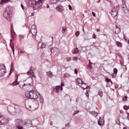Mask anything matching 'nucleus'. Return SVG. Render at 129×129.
Returning <instances> with one entry per match:
<instances>
[{"mask_svg": "<svg viewBox=\"0 0 129 129\" xmlns=\"http://www.w3.org/2000/svg\"><path fill=\"white\" fill-rule=\"evenodd\" d=\"M119 7L118 6L114 7L112 10L111 14L113 17H114L117 15L118 11L119 9Z\"/></svg>", "mask_w": 129, "mask_h": 129, "instance_id": "nucleus-5", "label": "nucleus"}, {"mask_svg": "<svg viewBox=\"0 0 129 129\" xmlns=\"http://www.w3.org/2000/svg\"><path fill=\"white\" fill-rule=\"evenodd\" d=\"M65 0H58V1L61 2H63L64 1H65Z\"/></svg>", "mask_w": 129, "mask_h": 129, "instance_id": "nucleus-60", "label": "nucleus"}, {"mask_svg": "<svg viewBox=\"0 0 129 129\" xmlns=\"http://www.w3.org/2000/svg\"><path fill=\"white\" fill-rule=\"evenodd\" d=\"M10 46L11 47V48H12V51H13V54H14V48H13L11 46V45L10 44Z\"/></svg>", "mask_w": 129, "mask_h": 129, "instance_id": "nucleus-44", "label": "nucleus"}, {"mask_svg": "<svg viewBox=\"0 0 129 129\" xmlns=\"http://www.w3.org/2000/svg\"><path fill=\"white\" fill-rule=\"evenodd\" d=\"M56 9L61 13H63V7L61 6H57L56 8Z\"/></svg>", "mask_w": 129, "mask_h": 129, "instance_id": "nucleus-7", "label": "nucleus"}, {"mask_svg": "<svg viewBox=\"0 0 129 129\" xmlns=\"http://www.w3.org/2000/svg\"><path fill=\"white\" fill-rule=\"evenodd\" d=\"M2 116V120H3L4 122V123L3 124H2V125H4L5 124L9 122V120L8 119L7 117H4V116Z\"/></svg>", "mask_w": 129, "mask_h": 129, "instance_id": "nucleus-9", "label": "nucleus"}, {"mask_svg": "<svg viewBox=\"0 0 129 129\" xmlns=\"http://www.w3.org/2000/svg\"><path fill=\"white\" fill-rule=\"evenodd\" d=\"M15 125L16 129H23V127L22 126V124L23 123V120L21 118L15 120Z\"/></svg>", "mask_w": 129, "mask_h": 129, "instance_id": "nucleus-3", "label": "nucleus"}, {"mask_svg": "<svg viewBox=\"0 0 129 129\" xmlns=\"http://www.w3.org/2000/svg\"><path fill=\"white\" fill-rule=\"evenodd\" d=\"M74 73L75 74H77L78 73V72L77 70L76 69H75L74 70Z\"/></svg>", "mask_w": 129, "mask_h": 129, "instance_id": "nucleus-48", "label": "nucleus"}, {"mask_svg": "<svg viewBox=\"0 0 129 129\" xmlns=\"http://www.w3.org/2000/svg\"><path fill=\"white\" fill-rule=\"evenodd\" d=\"M79 112V111H78L76 110L75 111H74L73 115H75V114H77Z\"/></svg>", "mask_w": 129, "mask_h": 129, "instance_id": "nucleus-35", "label": "nucleus"}, {"mask_svg": "<svg viewBox=\"0 0 129 129\" xmlns=\"http://www.w3.org/2000/svg\"><path fill=\"white\" fill-rule=\"evenodd\" d=\"M10 0H1V1L0 3V4L3 5L4 3H6L10 1Z\"/></svg>", "mask_w": 129, "mask_h": 129, "instance_id": "nucleus-21", "label": "nucleus"}, {"mask_svg": "<svg viewBox=\"0 0 129 129\" xmlns=\"http://www.w3.org/2000/svg\"><path fill=\"white\" fill-rule=\"evenodd\" d=\"M6 72L5 67L4 64H0V77L3 76Z\"/></svg>", "mask_w": 129, "mask_h": 129, "instance_id": "nucleus-6", "label": "nucleus"}, {"mask_svg": "<svg viewBox=\"0 0 129 129\" xmlns=\"http://www.w3.org/2000/svg\"><path fill=\"white\" fill-rule=\"evenodd\" d=\"M85 94L87 97H88L89 96L88 93V92H86Z\"/></svg>", "mask_w": 129, "mask_h": 129, "instance_id": "nucleus-53", "label": "nucleus"}, {"mask_svg": "<svg viewBox=\"0 0 129 129\" xmlns=\"http://www.w3.org/2000/svg\"><path fill=\"white\" fill-rule=\"evenodd\" d=\"M78 52V50L77 48H75L72 50V52L73 54H76Z\"/></svg>", "mask_w": 129, "mask_h": 129, "instance_id": "nucleus-22", "label": "nucleus"}, {"mask_svg": "<svg viewBox=\"0 0 129 129\" xmlns=\"http://www.w3.org/2000/svg\"><path fill=\"white\" fill-rule=\"evenodd\" d=\"M37 108H30V109H29V110L31 111H35L36 110H37Z\"/></svg>", "mask_w": 129, "mask_h": 129, "instance_id": "nucleus-31", "label": "nucleus"}, {"mask_svg": "<svg viewBox=\"0 0 129 129\" xmlns=\"http://www.w3.org/2000/svg\"><path fill=\"white\" fill-rule=\"evenodd\" d=\"M116 44L118 47H121L122 46V44L120 42L118 41H116Z\"/></svg>", "mask_w": 129, "mask_h": 129, "instance_id": "nucleus-26", "label": "nucleus"}, {"mask_svg": "<svg viewBox=\"0 0 129 129\" xmlns=\"http://www.w3.org/2000/svg\"><path fill=\"white\" fill-rule=\"evenodd\" d=\"M93 38L94 39H95L96 37V36L94 34L93 35Z\"/></svg>", "mask_w": 129, "mask_h": 129, "instance_id": "nucleus-58", "label": "nucleus"}, {"mask_svg": "<svg viewBox=\"0 0 129 129\" xmlns=\"http://www.w3.org/2000/svg\"><path fill=\"white\" fill-rule=\"evenodd\" d=\"M125 0H122V8H124L126 7V6L125 4Z\"/></svg>", "mask_w": 129, "mask_h": 129, "instance_id": "nucleus-24", "label": "nucleus"}, {"mask_svg": "<svg viewBox=\"0 0 129 129\" xmlns=\"http://www.w3.org/2000/svg\"><path fill=\"white\" fill-rule=\"evenodd\" d=\"M31 72H33V71H31ZM32 74V73L31 72V70L30 71H28L27 72V74L28 75H31Z\"/></svg>", "mask_w": 129, "mask_h": 129, "instance_id": "nucleus-38", "label": "nucleus"}, {"mask_svg": "<svg viewBox=\"0 0 129 129\" xmlns=\"http://www.w3.org/2000/svg\"><path fill=\"white\" fill-rule=\"evenodd\" d=\"M32 123L31 121L29 120H28L27 122H26L24 124V125H28V126L30 127L31 126V124Z\"/></svg>", "mask_w": 129, "mask_h": 129, "instance_id": "nucleus-17", "label": "nucleus"}, {"mask_svg": "<svg viewBox=\"0 0 129 129\" xmlns=\"http://www.w3.org/2000/svg\"><path fill=\"white\" fill-rule=\"evenodd\" d=\"M92 14L93 15V16L94 17H95V13L94 12H92Z\"/></svg>", "mask_w": 129, "mask_h": 129, "instance_id": "nucleus-50", "label": "nucleus"}, {"mask_svg": "<svg viewBox=\"0 0 129 129\" xmlns=\"http://www.w3.org/2000/svg\"><path fill=\"white\" fill-rule=\"evenodd\" d=\"M77 82L78 83L81 84L82 85H84V86H85L86 84V83H83L82 80L80 79H78V78L77 79Z\"/></svg>", "mask_w": 129, "mask_h": 129, "instance_id": "nucleus-10", "label": "nucleus"}, {"mask_svg": "<svg viewBox=\"0 0 129 129\" xmlns=\"http://www.w3.org/2000/svg\"><path fill=\"white\" fill-rule=\"evenodd\" d=\"M79 31H76V33H75V35L76 36H77V37H78L79 35Z\"/></svg>", "mask_w": 129, "mask_h": 129, "instance_id": "nucleus-37", "label": "nucleus"}, {"mask_svg": "<svg viewBox=\"0 0 129 129\" xmlns=\"http://www.w3.org/2000/svg\"><path fill=\"white\" fill-rule=\"evenodd\" d=\"M59 89L60 86H56L55 88H53V90L57 92H58L59 91Z\"/></svg>", "mask_w": 129, "mask_h": 129, "instance_id": "nucleus-14", "label": "nucleus"}, {"mask_svg": "<svg viewBox=\"0 0 129 129\" xmlns=\"http://www.w3.org/2000/svg\"><path fill=\"white\" fill-rule=\"evenodd\" d=\"M19 52L20 53H22L24 52H25L24 50H20V51Z\"/></svg>", "mask_w": 129, "mask_h": 129, "instance_id": "nucleus-45", "label": "nucleus"}, {"mask_svg": "<svg viewBox=\"0 0 129 129\" xmlns=\"http://www.w3.org/2000/svg\"><path fill=\"white\" fill-rule=\"evenodd\" d=\"M13 67H11L10 71H13Z\"/></svg>", "mask_w": 129, "mask_h": 129, "instance_id": "nucleus-56", "label": "nucleus"}, {"mask_svg": "<svg viewBox=\"0 0 129 129\" xmlns=\"http://www.w3.org/2000/svg\"><path fill=\"white\" fill-rule=\"evenodd\" d=\"M125 36H124V39H125V40H126L127 41H128V43H129V40H127L125 38Z\"/></svg>", "mask_w": 129, "mask_h": 129, "instance_id": "nucleus-57", "label": "nucleus"}, {"mask_svg": "<svg viewBox=\"0 0 129 129\" xmlns=\"http://www.w3.org/2000/svg\"><path fill=\"white\" fill-rule=\"evenodd\" d=\"M104 121L102 119H99L98 121V124L100 125H103L104 124Z\"/></svg>", "mask_w": 129, "mask_h": 129, "instance_id": "nucleus-15", "label": "nucleus"}, {"mask_svg": "<svg viewBox=\"0 0 129 129\" xmlns=\"http://www.w3.org/2000/svg\"><path fill=\"white\" fill-rule=\"evenodd\" d=\"M32 28L36 29V27L35 25L33 24L32 26Z\"/></svg>", "mask_w": 129, "mask_h": 129, "instance_id": "nucleus-40", "label": "nucleus"}, {"mask_svg": "<svg viewBox=\"0 0 129 129\" xmlns=\"http://www.w3.org/2000/svg\"><path fill=\"white\" fill-rule=\"evenodd\" d=\"M63 30L64 31H66V27H64V28L63 27Z\"/></svg>", "mask_w": 129, "mask_h": 129, "instance_id": "nucleus-54", "label": "nucleus"}, {"mask_svg": "<svg viewBox=\"0 0 129 129\" xmlns=\"http://www.w3.org/2000/svg\"><path fill=\"white\" fill-rule=\"evenodd\" d=\"M96 30L98 32H100V29H96Z\"/></svg>", "mask_w": 129, "mask_h": 129, "instance_id": "nucleus-59", "label": "nucleus"}, {"mask_svg": "<svg viewBox=\"0 0 129 129\" xmlns=\"http://www.w3.org/2000/svg\"><path fill=\"white\" fill-rule=\"evenodd\" d=\"M7 108L9 113L12 115H15L21 111V108L20 106L14 103L9 105Z\"/></svg>", "mask_w": 129, "mask_h": 129, "instance_id": "nucleus-1", "label": "nucleus"}, {"mask_svg": "<svg viewBox=\"0 0 129 129\" xmlns=\"http://www.w3.org/2000/svg\"><path fill=\"white\" fill-rule=\"evenodd\" d=\"M13 63L12 62L11 64V67H13Z\"/></svg>", "mask_w": 129, "mask_h": 129, "instance_id": "nucleus-61", "label": "nucleus"}, {"mask_svg": "<svg viewBox=\"0 0 129 129\" xmlns=\"http://www.w3.org/2000/svg\"><path fill=\"white\" fill-rule=\"evenodd\" d=\"M116 74L115 73H113L112 75V78H114L116 77Z\"/></svg>", "mask_w": 129, "mask_h": 129, "instance_id": "nucleus-39", "label": "nucleus"}, {"mask_svg": "<svg viewBox=\"0 0 129 129\" xmlns=\"http://www.w3.org/2000/svg\"><path fill=\"white\" fill-rule=\"evenodd\" d=\"M21 6L22 9L23 10H24V7H23V6L22 4H21Z\"/></svg>", "mask_w": 129, "mask_h": 129, "instance_id": "nucleus-51", "label": "nucleus"}, {"mask_svg": "<svg viewBox=\"0 0 129 129\" xmlns=\"http://www.w3.org/2000/svg\"><path fill=\"white\" fill-rule=\"evenodd\" d=\"M83 86V85H82L81 86V87L83 88L84 89H87L88 87H89V86H86V88H84V87H82V86Z\"/></svg>", "mask_w": 129, "mask_h": 129, "instance_id": "nucleus-46", "label": "nucleus"}, {"mask_svg": "<svg viewBox=\"0 0 129 129\" xmlns=\"http://www.w3.org/2000/svg\"><path fill=\"white\" fill-rule=\"evenodd\" d=\"M89 64H90V65H91V64H92V63L91 62H90V60H89Z\"/></svg>", "mask_w": 129, "mask_h": 129, "instance_id": "nucleus-62", "label": "nucleus"}, {"mask_svg": "<svg viewBox=\"0 0 129 129\" xmlns=\"http://www.w3.org/2000/svg\"><path fill=\"white\" fill-rule=\"evenodd\" d=\"M103 93V92L102 91L100 90L98 92V94L101 96V95Z\"/></svg>", "mask_w": 129, "mask_h": 129, "instance_id": "nucleus-32", "label": "nucleus"}, {"mask_svg": "<svg viewBox=\"0 0 129 129\" xmlns=\"http://www.w3.org/2000/svg\"><path fill=\"white\" fill-rule=\"evenodd\" d=\"M127 99V96H125L122 99L124 101H126Z\"/></svg>", "mask_w": 129, "mask_h": 129, "instance_id": "nucleus-42", "label": "nucleus"}, {"mask_svg": "<svg viewBox=\"0 0 129 129\" xmlns=\"http://www.w3.org/2000/svg\"><path fill=\"white\" fill-rule=\"evenodd\" d=\"M120 32V29L118 27V26H116L115 29V33L116 34H118Z\"/></svg>", "mask_w": 129, "mask_h": 129, "instance_id": "nucleus-18", "label": "nucleus"}, {"mask_svg": "<svg viewBox=\"0 0 129 129\" xmlns=\"http://www.w3.org/2000/svg\"><path fill=\"white\" fill-rule=\"evenodd\" d=\"M12 72V71H10V72L9 73V76L11 74Z\"/></svg>", "mask_w": 129, "mask_h": 129, "instance_id": "nucleus-55", "label": "nucleus"}, {"mask_svg": "<svg viewBox=\"0 0 129 129\" xmlns=\"http://www.w3.org/2000/svg\"><path fill=\"white\" fill-rule=\"evenodd\" d=\"M30 32L33 35H35L37 34V30L36 29L32 28L30 30Z\"/></svg>", "mask_w": 129, "mask_h": 129, "instance_id": "nucleus-12", "label": "nucleus"}, {"mask_svg": "<svg viewBox=\"0 0 129 129\" xmlns=\"http://www.w3.org/2000/svg\"><path fill=\"white\" fill-rule=\"evenodd\" d=\"M58 51V49L57 48L55 47L51 49V51L52 53L54 55H55Z\"/></svg>", "mask_w": 129, "mask_h": 129, "instance_id": "nucleus-8", "label": "nucleus"}, {"mask_svg": "<svg viewBox=\"0 0 129 129\" xmlns=\"http://www.w3.org/2000/svg\"><path fill=\"white\" fill-rule=\"evenodd\" d=\"M68 7H69V9L71 10L72 9V7L70 5H68Z\"/></svg>", "mask_w": 129, "mask_h": 129, "instance_id": "nucleus-49", "label": "nucleus"}, {"mask_svg": "<svg viewBox=\"0 0 129 129\" xmlns=\"http://www.w3.org/2000/svg\"><path fill=\"white\" fill-rule=\"evenodd\" d=\"M46 46V45L43 44H42L41 46V48H44Z\"/></svg>", "mask_w": 129, "mask_h": 129, "instance_id": "nucleus-43", "label": "nucleus"}, {"mask_svg": "<svg viewBox=\"0 0 129 129\" xmlns=\"http://www.w3.org/2000/svg\"><path fill=\"white\" fill-rule=\"evenodd\" d=\"M90 113L94 116H96L98 115V113L95 111H91L90 112Z\"/></svg>", "mask_w": 129, "mask_h": 129, "instance_id": "nucleus-20", "label": "nucleus"}, {"mask_svg": "<svg viewBox=\"0 0 129 129\" xmlns=\"http://www.w3.org/2000/svg\"><path fill=\"white\" fill-rule=\"evenodd\" d=\"M11 14L10 8L9 7H7L5 9L3 13L4 17L6 18L8 21H10L11 18Z\"/></svg>", "mask_w": 129, "mask_h": 129, "instance_id": "nucleus-2", "label": "nucleus"}, {"mask_svg": "<svg viewBox=\"0 0 129 129\" xmlns=\"http://www.w3.org/2000/svg\"><path fill=\"white\" fill-rule=\"evenodd\" d=\"M64 84L63 83L61 82V85H60L61 87H62V86H64Z\"/></svg>", "mask_w": 129, "mask_h": 129, "instance_id": "nucleus-52", "label": "nucleus"}, {"mask_svg": "<svg viewBox=\"0 0 129 129\" xmlns=\"http://www.w3.org/2000/svg\"><path fill=\"white\" fill-rule=\"evenodd\" d=\"M28 2L31 7H33V6L36 3L35 0H28Z\"/></svg>", "mask_w": 129, "mask_h": 129, "instance_id": "nucleus-11", "label": "nucleus"}, {"mask_svg": "<svg viewBox=\"0 0 129 129\" xmlns=\"http://www.w3.org/2000/svg\"><path fill=\"white\" fill-rule=\"evenodd\" d=\"M11 38L12 39H11L10 40V42H11L12 41L13 39V36L12 35V33H11Z\"/></svg>", "mask_w": 129, "mask_h": 129, "instance_id": "nucleus-41", "label": "nucleus"}, {"mask_svg": "<svg viewBox=\"0 0 129 129\" xmlns=\"http://www.w3.org/2000/svg\"><path fill=\"white\" fill-rule=\"evenodd\" d=\"M50 3L52 4H55L57 3L58 2V0H51Z\"/></svg>", "mask_w": 129, "mask_h": 129, "instance_id": "nucleus-23", "label": "nucleus"}, {"mask_svg": "<svg viewBox=\"0 0 129 129\" xmlns=\"http://www.w3.org/2000/svg\"><path fill=\"white\" fill-rule=\"evenodd\" d=\"M129 117L128 116H127V117H126V119L128 120H129Z\"/></svg>", "mask_w": 129, "mask_h": 129, "instance_id": "nucleus-64", "label": "nucleus"}, {"mask_svg": "<svg viewBox=\"0 0 129 129\" xmlns=\"http://www.w3.org/2000/svg\"><path fill=\"white\" fill-rule=\"evenodd\" d=\"M78 59V58L77 57H75L73 58V60H77Z\"/></svg>", "mask_w": 129, "mask_h": 129, "instance_id": "nucleus-47", "label": "nucleus"}, {"mask_svg": "<svg viewBox=\"0 0 129 129\" xmlns=\"http://www.w3.org/2000/svg\"><path fill=\"white\" fill-rule=\"evenodd\" d=\"M40 102L41 103H43V102L44 100L43 98L42 97L40 96Z\"/></svg>", "mask_w": 129, "mask_h": 129, "instance_id": "nucleus-29", "label": "nucleus"}, {"mask_svg": "<svg viewBox=\"0 0 129 129\" xmlns=\"http://www.w3.org/2000/svg\"><path fill=\"white\" fill-rule=\"evenodd\" d=\"M44 1V0H39L36 3L40 7H41L42 5V3Z\"/></svg>", "mask_w": 129, "mask_h": 129, "instance_id": "nucleus-16", "label": "nucleus"}, {"mask_svg": "<svg viewBox=\"0 0 129 129\" xmlns=\"http://www.w3.org/2000/svg\"><path fill=\"white\" fill-rule=\"evenodd\" d=\"M47 74L48 76L51 77L52 76V73L50 71H49L47 73Z\"/></svg>", "mask_w": 129, "mask_h": 129, "instance_id": "nucleus-27", "label": "nucleus"}, {"mask_svg": "<svg viewBox=\"0 0 129 129\" xmlns=\"http://www.w3.org/2000/svg\"><path fill=\"white\" fill-rule=\"evenodd\" d=\"M18 77V76L16 78V81H15L12 84V85H13V86L14 85H16L17 84H19V82L17 83V79Z\"/></svg>", "mask_w": 129, "mask_h": 129, "instance_id": "nucleus-25", "label": "nucleus"}, {"mask_svg": "<svg viewBox=\"0 0 129 129\" xmlns=\"http://www.w3.org/2000/svg\"><path fill=\"white\" fill-rule=\"evenodd\" d=\"M32 81L31 82V83H29L28 84V85L29 86H32L33 84V81L32 80V79H31Z\"/></svg>", "mask_w": 129, "mask_h": 129, "instance_id": "nucleus-33", "label": "nucleus"}, {"mask_svg": "<svg viewBox=\"0 0 129 129\" xmlns=\"http://www.w3.org/2000/svg\"><path fill=\"white\" fill-rule=\"evenodd\" d=\"M2 115H0V124H3L4 123V122L2 120Z\"/></svg>", "mask_w": 129, "mask_h": 129, "instance_id": "nucleus-28", "label": "nucleus"}, {"mask_svg": "<svg viewBox=\"0 0 129 129\" xmlns=\"http://www.w3.org/2000/svg\"><path fill=\"white\" fill-rule=\"evenodd\" d=\"M123 108L125 110H127L129 109V107H127L126 106H124L123 107Z\"/></svg>", "mask_w": 129, "mask_h": 129, "instance_id": "nucleus-30", "label": "nucleus"}, {"mask_svg": "<svg viewBox=\"0 0 129 129\" xmlns=\"http://www.w3.org/2000/svg\"><path fill=\"white\" fill-rule=\"evenodd\" d=\"M105 81L107 83H108L109 82H110L111 80L110 79L108 78H107L105 79Z\"/></svg>", "mask_w": 129, "mask_h": 129, "instance_id": "nucleus-34", "label": "nucleus"}, {"mask_svg": "<svg viewBox=\"0 0 129 129\" xmlns=\"http://www.w3.org/2000/svg\"><path fill=\"white\" fill-rule=\"evenodd\" d=\"M32 7H33L35 9H37L39 8L40 7L38 5V4H37L36 3L35 4H34L33 6Z\"/></svg>", "mask_w": 129, "mask_h": 129, "instance_id": "nucleus-19", "label": "nucleus"}, {"mask_svg": "<svg viewBox=\"0 0 129 129\" xmlns=\"http://www.w3.org/2000/svg\"><path fill=\"white\" fill-rule=\"evenodd\" d=\"M25 86H26V84H25V83H24L23 86H22V87H23Z\"/></svg>", "mask_w": 129, "mask_h": 129, "instance_id": "nucleus-63", "label": "nucleus"}, {"mask_svg": "<svg viewBox=\"0 0 129 129\" xmlns=\"http://www.w3.org/2000/svg\"><path fill=\"white\" fill-rule=\"evenodd\" d=\"M25 94L26 97L29 99H30L31 95L30 94V91L29 92L26 91L25 92Z\"/></svg>", "mask_w": 129, "mask_h": 129, "instance_id": "nucleus-13", "label": "nucleus"}, {"mask_svg": "<svg viewBox=\"0 0 129 129\" xmlns=\"http://www.w3.org/2000/svg\"><path fill=\"white\" fill-rule=\"evenodd\" d=\"M114 72V73L116 74L117 72V70L116 68H114L113 69Z\"/></svg>", "mask_w": 129, "mask_h": 129, "instance_id": "nucleus-36", "label": "nucleus"}, {"mask_svg": "<svg viewBox=\"0 0 129 129\" xmlns=\"http://www.w3.org/2000/svg\"><path fill=\"white\" fill-rule=\"evenodd\" d=\"M30 94L31 95L30 99H37L38 95H40L39 93L35 90H32L30 91Z\"/></svg>", "mask_w": 129, "mask_h": 129, "instance_id": "nucleus-4", "label": "nucleus"}]
</instances>
